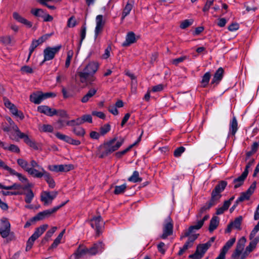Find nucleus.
<instances>
[{"label":"nucleus","instance_id":"32","mask_svg":"<svg viewBox=\"0 0 259 259\" xmlns=\"http://www.w3.org/2000/svg\"><path fill=\"white\" fill-rule=\"evenodd\" d=\"M17 164L25 171L27 172L31 167L28 162L23 158H19L17 160Z\"/></svg>","mask_w":259,"mask_h":259},{"label":"nucleus","instance_id":"24","mask_svg":"<svg viewBox=\"0 0 259 259\" xmlns=\"http://www.w3.org/2000/svg\"><path fill=\"white\" fill-rule=\"evenodd\" d=\"M9 190H15L17 191L12 193L13 195H21L23 194L24 190H26V188H24V186L18 184H14L12 185L9 186V187L7 188Z\"/></svg>","mask_w":259,"mask_h":259},{"label":"nucleus","instance_id":"60","mask_svg":"<svg viewBox=\"0 0 259 259\" xmlns=\"http://www.w3.org/2000/svg\"><path fill=\"white\" fill-rule=\"evenodd\" d=\"M76 25V21L74 17H70L67 22V26L69 27H74Z\"/></svg>","mask_w":259,"mask_h":259},{"label":"nucleus","instance_id":"56","mask_svg":"<svg viewBox=\"0 0 259 259\" xmlns=\"http://www.w3.org/2000/svg\"><path fill=\"white\" fill-rule=\"evenodd\" d=\"M55 124L57 128L61 129L66 125V121L62 119H59L56 121Z\"/></svg>","mask_w":259,"mask_h":259},{"label":"nucleus","instance_id":"43","mask_svg":"<svg viewBox=\"0 0 259 259\" xmlns=\"http://www.w3.org/2000/svg\"><path fill=\"white\" fill-rule=\"evenodd\" d=\"M72 132L77 136L82 137L84 136L85 132L84 128L81 127H74Z\"/></svg>","mask_w":259,"mask_h":259},{"label":"nucleus","instance_id":"13","mask_svg":"<svg viewBox=\"0 0 259 259\" xmlns=\"http://www.w3.org/2000/svg\"><path fill=\"white\" fill-rule=\"evenodd\" d=\"M210 247V244L204 243L197 246L195 253L189 255V257L193 259H200L204 254Z\"/></svg>","mask_w":259,"mask_h":259},{"label":"nucleus","instance_id":"47","mask_svg":"<svg viewBox=\"0 0 259 259\" xmlns=\"http://www.w3.org/2000/svg\"><path fill=\"white\" fill-rule=\"evenodd\" d=\"M126 188L125 184L121 185L120 186H116L115 187L114 193L115 194H120L123 193Z\"/></svg>","mask_w":259,"mask_h":259},{"label":"nucleus","instance_id":"41","mask_svg":"<svg viewBox=\"0 0 259 259\" xmlns=\"http://www.w3.org/2000/svg\"><path fill=\"white\" fill-rule=\"evenodd\" d=\"M26 190H27V192L26 193L23 192V194H25V201L27 203H30L34 197V194L32 191L29 188H28Z\"/></svg>","mask_w":259,"mask_h":259},{"label":"nucleus","instance_id":"33","mask_svg":"<svg viewBox=\"0 0 259 259\" xmlns=\"http://www.w3.org/2000/svg\"><path fill=\"white\" fill-rule=\"evenodd\" d=\"M235 238H232L229 240L225 244V245L223 246L221 253H222L223 254H224L226 255L227 251L229 250V249L232 246V245L234 244V243L235 242Z\"/></svg>","mask_w":259,"mask_h":259},{"label":"nucleus","instance_id":"21","mask_svg":"<svg viewBox=\"0 0 259 259\" xmlns=\"http://www.w3.org/2000/svg\"><path fill=\"white\" fill-rule=\"evenodd\" d=\"M37 110L40 113H44L47 116H53L56 114V110L51 108L46 105L39 106L37 108Z\"/></svg>","mask_w":259,"mask_h":259},{"label":"nucleus","instance_id":"59","mask_svg":"<svg viewBox=\"0 0 259 259\" xmlns=\"http://www.w3.org/2000/svg\"><path fill=\"white\" fill-rule=\"evenodd\" d=\"M8 150L12 152L17 153H19L20 151L19 148L17 145L14 144H11L9 146Z\"/></svg>","mask_w":259,"mask_h":259},{"label":"nucleus","instance_id":"31","mask_svg":"<svg viewBox=\"0 0 259 259\" xmlns=\"http://www.w3.org/2000/svg\"><path fill=\"white\" fill-rule=\"evenodd\" d=\"M97 90L95 88L91 89L82 98L81 102L87 103L90 99L93 97L97 93Z\"/></svg>","mask_w":259,"mask_h":259},{"label":"nucleus","instance_id":"53","mask_svg":"<svg viewBox=\"0 0 259 259\" xmlns=\"http://www.w3.org/2000/svg\"><path fill=\"white\" fill-rule=\"evenodd\" d=\"M39 45V42H37V41L36 40H33L31 45H30V47L29 48V55H28V59H29L31 54L32 53V52L34 51V50H35V49Z\"/></svg>","mask_w":259,"mask_h":259},{"label":"nucleus","instance_id":"23","mask_svg":"<svg viewBox=\"0 0 259 259\" xmlns=\"http://www.w3.org/2000/svg\"><path fill=\"white\" fill-rule=\"evenodd\" d=\"M247 172L243 171L242 175L238 177L237 178L233 180V184H234V188L236 189L240 186H241L247 178Z\"/></svg>","mask_w":259,"mask_h":259},{"label":"nucleus","instance_id":"39","mask_svg":"<svg viewBox=\"0 0 259 259\" xmlns=\"http://www.w3.org/2000/svg\"><path fill=\"white\" fill-rule=\"evenodd\" d=\"M210 76L211 75L209 72H207L204 74L201 81V85L202 87L205 88L207 86L209 81Z\"/></svg>","mask_w":259,"mask_h":259},{"label":"nucleus","instance_id":"35","mask_svg":"<svg viewBox=\"0 0 259 259\" xmlns=\"http://www.w3.org/2000/svg\"><path fill=\"white\" fill-rule=\"evenodd\" d=\"M219 224V219L218 217L214 216L212 218L210 221L209 226V231L210 232H212L218 226Z\"/></svg>","mask_w":259,"mask_h":259},{"label":"nucleus","instance_id":"45","mask_svg":"<svg viewBox=\"0 0 259 259\" xmlns=\"http://www.w3.org/2000/svg\"><path fill=\"white\" fill-rule=\"evenodd\" d=\"M133 8L132 5L127 3L122 12V19L123 20L127 15H128Z\"/></svg>","mask_w":259,"mask_h":259},{"label":"nucleus","instance_id":"12","mask_svg":"<svg viewBox=\"0 0 259 259\" xmlns=\"http://www.w3.org/2000/svg\"><path fill=\"white\" fill-rule=\"evenodd\" d=\"M58 192L57 191H43L40 195V200L45 205L51 204L52 201L57 197Z\"/></svg>","mask_w":259,"mask_h":259},{"label":"nucleus","instance_id":"17","mask_svg":"<svg viewBox=\"0 0 259 259\" xmlns=\"http://www.w3.org/2000/svg\"><path fill=\"white\" fill-rule=\"evenodd\" d=\"M242 217L239 216L235 219L233 221H232L228 225L227 228L226 230V233H230L232 229L241 230V225L242 222Z\"/></svg>","mask_w":259,"mask_h":259},{"label":"nucleus","instance_id":"57","mask_svg":"<svg viewBox=\"0 0 259 259\" xmlns=\"http://www.w3.org/2000/svg\"><path fill=\"white\" fill-rule=\"evenodd\" d=\"M55 136L59 139L61 140L62 141H65L67 143L68 142L69 136H67L65 135L62 134L59 132H57L55 134Z\"/></svg>","mask_w":259,"mask_h":259},{"label":"nucleus","instance_id":"30","mask_svg":"<svg viewBox=\"0 0 259 259\" xmlns=\"http://www.w3.org/2000/svg\"><path fill=\"white\" fill-rule=\"evenodd\" d=\"M221 192L220 191L218 190L215 188L212 191L211 193V197L210 201L212 202L213 204L215 205L219 201L220 198L221 197V195L220 193Z\"/></svg>","mask_w":259,"mask_h":259},{"label":"nucleus","instance_id":"19","mask_svg":"<svg viewBox=\"0 0 259 259\" xmlns=\"http://www.w3.org/2000/svg\"><path fill=\"white\" fill-rule=\"evenodd\" d=\"M104 249V245L102 242L95 243L93 246L89 248V255H94L102 252Z\"/></svg>","mask_w":259,"mask_h":259},{"label":"nucleus","instance_id":"5","mask_svg":"<svg viewBox=\"0 0 259 259\" xmlns=\"http://www.w3.org/2000/svg\"><path fill=\"white\" fill-rule=\"evenodd\" d=\"M48 227V225L47 224H44L40 226L39 227L35 229L34 233L31 236V237L28 239L26 247V250H29L32 247L34 242L35 240H36L39 237H40L47 230Z\"/></svg>","mask_w":259,"mask_h":259},{"label":"nucleus","instance_id":"58","mask_svg":"<svg viewBox=\"0 0 259 259\" xmlns=\"http://www.w3.org/2000/svg\"><path fill=\"white\" fill-rule=\"evenodd\" d=\"M227 185V183L225 181H221L218 185L215 186V188L220 191V192H222L225 188Z\"/></svg>","mask_w":259,"mask_h":259},{"label":"nucleus","instance_id":"44","mask_svg":"<svg viewBox=\"0 0 259 259\" xmlns=\"http://www.w3.org/2000/svg\"><path fill=\"white\" fill-rule=\"evenodd\" d=\"M73 167L71 164L58 165L59 172H67L72 169Z\"/></svg>","mask_w":259,"mask_h":259},{"label":"nucleus","instance_id":"49","mask_svg":"<svg viewBox=\"0 0 259 259\" xmlns=\"http://www.w3.org/2000/svg\"><path fill=\"white\" fill-rule=\"evenodd\" d=\"M110 125L108 123L102 126L100 128V133L101 135H104L110 130Z\"/></svg>","mask_w":259,"mask_h":259},{"label":"nucleus","instance_id":"37","mask_svg":"<svg viewBox=\"0 0 259 259\" xmlns=\"http://www.w3.org/2000/svg\"><path fill=\"white\" fill-rule=\"evenodd\" d=\"M128 181L133 183L141 182L142 179L139 177V173L138 171H134L133 175L128 178Z\"/></svg>","mask_w":259,"mask_h":259},{"label":"nucleus","instance_id":"62","mask_svg":"<svg viewBox=\"0 0 259 259\" xmlns=\"http://www.w3.org/2000/svg\"><path fill=\"white\" fill-rule=\"evenodd\" d=\"M185 148L183 147H180L177 148L174 151V155L176 157H179L185 151Z\"/></svg>","mask_w":259,"mask_h":259},{"label":"nucleus","instance_id":"38","mask_svg":"<svg viewBox=\"0 0 259 259\" xmlns=\"http://www.w3.org/2000/svg\"><path fill=\"white\" fill-rule=\"evenodd\" d=\"M256 245L254 243L251 241L249 243V244L246 247L245 250L242 253V255L245 258L248 255V254L255 248Z\"/></svg>","mask_w":259,"mask_h":259},{"label":"nucleus","instance_id":"15","mask_svg":"<svg viewBox=\"0 0 259 259\" xmlns=\"http://www.w3.org/2000/svg\"><path fill=\"white\" fill-rule=\"evenodd\" d=\"M246 241V240L244 237H241L238 240L236 249L232 255L233 258H240V255L242 254V252L244 249Z\"/></svg>","mask_w":259,"mask_h":259},{"label":"nucleus","instance_id":"20","mask_svg":"<svg viewBox=\"0 0 259 259\" xmlns=\"http://www.w3.org/2000/svg\"><path fill=\"white\" fill-rule=\"evenodd\" d=\"M254 190V187L251 186L246 191L241 193L240 197L236 200V203L238 204L239 202L249 199Z\"/></svg>","mask_w":259,"mask_h":259},{"label":"nucleus","instance_id":"1","mask_svg":"<svg viewBox=\"0 0 259 259\" xmlns=\"http://www.w3.org/2000/svg\"><path fill=\"white\" fill-rule=\"evenodd\" d=\"M209 218V215L206 214L201 220L197 219V221L195 223L191 225L188 229L184 231L183 235L181 237V239L188 237L189 239H191V240L193 239V241H195L199 235V234L196 233V231L202 228L204 222L207 220Z\"/></svg>","mask_w":259,"mask_h":259},{"label":"nucleus","instance_id":"4","mask_svg":"<svg viewBox=\"0 0 259 259\" xmlns=\"http://www.w3.org/2000/svg\"><path fill=\"white\" fill-rule=\"evenodd\" d=\"M124 141L123 138H120L119 140L117 141V138H114L104 145L100 146V148L102 152L100 157L103 158L116 151L122 145Z\"/></svg>","mask_w":259,"mask_h":259},{"label":"nucleus","instance_id":"55","mask_svg":"<svg viewBox=\"0 0 259 259\" xmlns=\"http://www.w3.org/2000/svg\"><path fill=\"white\" fill-rule=\"evenodd\" d=\"M125 74L128 76L132 79V85H136L137 83L136 77V76L132 73H131L130 71H126L125 72Z\"/></svg>","mask_w":259,"mask_h":259},{"label":"nucleus","instance_id":"64","mask_svg":"<svg viewBox=\"0 0 259 259\" xmlns=\"http://www.w3.org/2000/svg\"><path fill=\"white\" fill-rule=\"evenodd\" d=\"M157 248L158 251L161 252L162 254H164L165 250H166V247L165 244L161 242L157 245Z\"/></svg>","mask_w":259,"mask_h":259},{"label":"nucleus","instance_id":"51","mask_svg":"<svg viewBox=\"0 0 259 259\" xmlns=\"http://www.w3.org/2000/svg\"><path fill=\"white\" fill-rule=\"evenodd\" d=\"M12 128L13 131L16 132L17 136L20 139H21L25 134L23 133H22L19 129L17 125L15 123L12 125Z\"/></svg>","mask_w":259,"mask_h":259},{"label":"nucleus","instance_id":"36","mask_svg":"<svg viewBox=\"0 0 259 259\" xmlns=\"http://www.w3.org/2000/svg\"><path fill=\"white\" fill-rule=\"evenodd\" d=\"M230 132L232 135H235L238 130V123L236 118L234 117L230 123Z\"/></svg>","mask_w":259,"mask_h":259},{"label":"nucleus","instance_id":"16","mask_svg":"<svg viewBox=\"0 0 259 259\" xmlns=\"http://www.w3.org/2000/svg\"><path fill=\"white\" fill-rule=\"evenodd\" d=\"M96 26L95 30V38H97L98 36L101 33L105 25V21L103 20V17L101 15L97 16L96 18Z\"/></svg>","mask_w":259,"mask_h":259},{"label":"nucleus","instance_id":"50","mask_svg":"<svg viewBox=\"0 0 259 259\" xmlns=\"http://www.w3.org/2000/svg\"><path fill=\"white\" fill-rule=\"evenodd\" d=\"M0 41L5 45H9L12 42V37L9 35L1 36Z\"/></svg>","mask_w":259,"mask_h":259},{"label":"nucleus","instance_id":"28","mask_svg":"<svg viewBox=\"0 0 259 259\" xmlns=\"http://www.w3.org/2000/svg\"><path fill=\"white\" fill-rule=\"evenodd\" d=\"M53 213L51 209L46 210L44 211L38 213L36 216L32 218V221H39L43 220L46 217L50 216Z\"/></svg>","mask_w":259,"mask_h":259},{"label":"nucleus","instance_id":"46","mask_svg":"<svg viewBox=\"0 0 259 259\" xmlns=\"http://www.w3.org/2000/svg\"><path fill=\"white\" fill-rule=\"evenodd\" d=\"M57 228L56 227H52L50 230H49L45 235V237L44 238V240H46L47 241H49L50 238L52 236L53 234L57 230Z\"/></svg>","mask_w":259,"mask_h":259},{"label":"nucleus","instance_id":"52","mask_svg":"<svg viewBox=\"0 0 259 259\" xmlns=\"http://www.w3.org/2000/svg\"><path fill=\"white\" fill-rule=\"evenodd\" d=\"M193 21L192 20H185L184 21H182L180 25V27L182 29H185L187 28L188 27L191 25L193 23Z\"/></svg>","mask_w":259,"mask_h":259},{"label":"nucleus","instance_id":"42","mask_svg":"<svg viewBox=\"0 0 259 259\" xmlns=\"http://www.w3.org/2000/svg\"><path fill=\"white\" fill-rule=\"evenodd\" d=\"M11 113L15 116L19 117L21 119H23L24 116L21 111H19L16 107L13 105L10 109Z\"/></svg>","mask_w":259,"mask_h":259},{"label":"nucleus","instance_id":"6","mask_svg":"<svg viewBox=\"0 0 259 259\" xmlns=\"http://www.w3.org/2000/svg\"><path fill=\"white\" fill-rule=\"evenodd\" d=\"M56 94L54 93H45L39 92L31 94L30 96V100L36 104H40L43 100L55 97Z\"/></svg>","mask_w":259,"mask_h":259},{"label":"nucleus","instance_id":"34","mask_svg":"<svg viewBox=\"0 0 259 259\" xmlns=\"http://www.w3.org/2000/svg\"><path fill=\"white\" fill-rule=\"evenodd\" d=\"M21 139H23L24 142L30 147L35 150L38 149V146H37L36 143L30 139L27 135L25 134V135Z\"/></svg>","mask_w":259,"mask_h":259},{"label":"nucleus","instance_id":"8","mask_svg":"<svg viewBox=\"0 0 259 259\" xmlns=\"http://www.w3.org/2000/svg\"><path fill=\"white\" fill-rule=\"evenodd\" d=\"M173 233V222L170 217H168L165 220L163 226V233L160 238L165 239L170 236Z\"/></svg>","mask_w":259,"mask_h":259},{"label":"nucleus","instance_id":"63","mask_svg":"<svg viewBox=\"0 0 259 259\" xmlns=\"http://www.w3.org/2000/svg\"><path fill=\"white\" fill-rule=\"evenodd\" d=\"M186 58H187V57L186 56L181 57L180 58L172 60L171 61V62L172 63V64L177 65L180 63H181L183 61H184L185 60H186Z\"/></svg>","mask_w":259,"mask_h":259},{"label":"nucleus","instance_id":"2","mask_svg":"<svg viewBox=\"0 0 259 259\" xmlns=\"http://www.w3.org/2000/svg\"><path fill=\"white\" fill-rule=\"evenodd\" d=\"M99 68L98 63L91 62L89 63L82 71L77 72V74L80 78V81L82 83H84L88 80L89 81H93L95 78L93 77Z\"/></svg>","mask_w":259,"mask_h":259},{"label":"nucleus","instance_id":"29","mask_svg":"<svg viewBox=\"0 0 259 259\" xmlns=\"http://www.w3.org/2000/svg\"><path fill=\"white\" fill-rule=\"evenodd\" d=\"M194 241L193 239H189L187 241V242L183 245V247L180 249V250L178 252L179 255H182L187 249L191 248L194 244Z\"/></svg>","mask_w":259,"mask_h":259},{"label":"nucleus","instance_id":"22","mask_svg":"<svg viewBox=\"0 0 259 259\" xmlns=\"http://www.w3.org/2000/svg\"><path fill=\"white\" fill-rule=\"evenodd\" d=\"M13 17L15 20H16L17 22L23 24L26 27L28 28H30L32 26V24L31 22L29 21L22 16H21L18 13L14 12L13 13Z\"/></svg>","mask_w":259,"mask_h":259},{"label":"nucleus","instance_id":"7","mask_svg":"<svg viewBox=\"0 0 259 259\" xmlns=\"http://www.w3.org/2000/svg\"><path fill=\"white\" fill-rule=\"evenodd\" d=\"M31 167L27 171L28 174L32 176L33 177L40 178L42 177L43 170L44 168L39 166L37 162L34 160H31L30 162Z\"/></svg>","mask_w":259,"mask_h":259},{"label":"nucleus","instance_id":"11","mask_svg":"<svg viewBox=\"0 0 259 259\" xmlns=\"http://www.w3.org/2000/svg\"><path fill=\"white\" fill-rule=\"evenodd\" d=\"M90 224L96 232L97 236H99L104 228V223L101 216L94 217L90 220Z\"/></svg>","mask_w":259,"mask_h":259},{"label":"nucleus","instance_id":"14","mask_svg":"<svg viewBox=\"0 0 259 259\" xmlns=\"http://www.w3.org/2000/svg\"><path fill=\"white\" fill-rule=\"evenodd\" d=\"M8 171L11 175L16 176L18 178L19 180L23 184L24 188L28 189L33 186L32 184L29 182L28 180L25 176L12 168H9Z\"/></svg>","mask_w":259,"mask_h":259},{"label":"nucleus","instance_id":"27","mask_svg":"<svg viewBox=\"0 0 259 259\" xmlns=\"http://www.w3.org/2000/svg\"><path fill=\"white\" fill-rule=\"evenodd\" d=\"M224 70L222 67L219 68L215 72L213 79L211 80L212 84H218L223 78Z\"/></svg>","mask_w":259,"mask_h":259},{"label":"nucleus","instance_id":"40","mask_svg":"<svg viewBox=\"0 0 259 259\" xmlns=\"http://www.w3.org/2000/svg\"><path fill=\"white\" fill-rule=\"evenodd\" d=\"M39 130L40 132L52 133L54 128L50 124H42L39 126Z\"/></svg>","mask_w":259,"mask_h":259},{"label":"nucleus","instance_id":"26","mask_svg":"<svg viewBox=\"0 0 259 259\" xmlns=\"http://www.w3.org/2000/svg\"><path fill=\"white\" fill-rule=\"evenodd\" d=\"M137 40L135 34L133 32H130L127 33L126 35L125 40L122 44V46L127 47L135 43Z\"/></svg>","mask_w":259,"mask_h":259},{"label":"nucleus","instance_id":"10","mask_svg":"<svg viewBox=\"0 0 259 259\" xmlns=\"http://www.w3.org/2000/svg\"><path fill=\"white\" fill-rule=\"evenodd\" d=\"M11 224L7 218H3L1 220L0 235L4 238L10 234Z\"/></svg>","mask_w":259,"mask_h":259},{"label":"nucleus","instance_id":"48","mask_svg":"<svg viewBox=\"0 0 259 259\" xmlns=\"http://www.w3.org/2000/svg\"><path fill=\"white\" fill-rule=\"evenodd\" d=\"M74 52L72 50H69L67 52V58L65 62V67L66 68L69 67L70 64L71 60L73 57Z\"/></svg>","mask_w":259,"mask_h":259},{"label":"nucleus","instance_id":"25","mask_svg":"<svg viewBox=\"0 0 259 259\" xmlns=\"http://www.w3.org/2000/svg\"><path fill=\"white\" fill-rule=\"evenodd\" d=\"M213 205H214V204L211 202L210 201L208 202L205 203L200 208L198 212L196 215V219L197 220H201V218L202 217V214L206 211L208 210Z\"/></svg>","mask_w":259,"mask_h":259},{"label":"nucleus","instance_id":"9","mask_svg":"<svg viewBox=\"0 0 259 259\" xmlns=\"http://www.w3.org/2000/svg\"><path fill=\"white\" fill-rule=\"evenodd\" d=\"M61 48V46L46 48L44 51V59L42 63L53 59L55 55L60 51Z\"/></svg>","mask_w":259,"mask_h":259},{"label":"nucleus","instance_id":"3","mask_svg":"<svg viewBox=\"0 0 259 259\" xmlns=\"http://www.w3.org/2000/svg\"><path fill=\"white\" fill-rule=\"evenodd\" d=\"M124 141L123 138H120L119 140L117 141V138H114L104 145L100 146V148L102 152L100 157L103 158L116 151L122 145Z\"/></svg>","mask_w":259,"mask_h":259},{"label":"nucleus","instance_id":"18","mask_svg":"<svg viewBox=\"0 0 259 259\" xmlns=\"http://www.w3.org/2000/svg\"><path fill=\"white\" fill-rule=\"evenodd\" d=\"M86 254H89V248L80 245L76 251L71 256L70 259H78Z\"/></svg>","mask_w":259,"mask_h":259},{"label":"nucleus","instance_id":"54","mask_svg":"<svg viewBox=\"0 0 259 259\" xmlns=\"http://www.w3.org/2000/svg\"><path fill=\"white\" fill-rule=\"evenodd\" d=\"M31 13L36 17H41L44 14V11L41 9H32Z\"/></svg>","mask_w":259,"mask_h":259},{"label":"nucleus","instance_id":"61","mask_svg":"<svg viewBox=\"0 0 259 259\" xmlns=\"http://www.w3.org/2000/svg\"><path fill=\"white\" fill-rule=\"evenodd\" d=\"M21 71L22 73H33V69L32 68L28 66H23L21 68Z\"/></svg>","mask_w":259,"mask_h":259}]
</instances>
